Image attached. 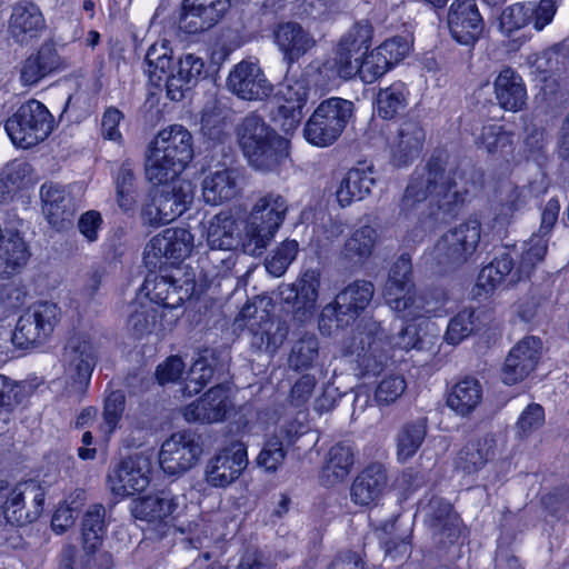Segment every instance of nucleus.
<instances>
[{"mask_svg": "<svg viewBox=\"0 0 569 569\" xmlns=\"http://www.w3.org/2000/svg\"><path fill=\"white\" fill-rule=\"evenodd\" d=\"M193 157L192 136L182 126H169L150 142L146 174L151 182L177 178Z\"/></svg>", "mask_w": 569, "mask_h": 569, "instance_id": "f257e3e1", "label": "nucleus"}, {"mask_svg": "<svg viewBox=\"0 0 569 569\" xmlns=\"http://www.w3.org/2000/svg\"><path fill=\"white\" fill-rule=\"evenodd\" d=\"M431 331V323L423 319L417 325H408L391 341H388L378 322L367 321L359 332L360 351L363 352L362 361L367 362L366 366L369 367V361L372 358L382 365L387 360L391 347L403 350L421 349L425 341H430L433 337Z\"/></svg>", "mask_w": 569, "mask_h": 569, "instance_id": "f03ea898", "label": "nucleus"}, {"mask_svg": "<svg viewBox=\"0 0 569 569\" xmlns=\"http://www.w3.org/2000/svg\"><path fill=\"white\" fill-rule=\"evenodd\" d=\"M353 113V103L342 98L322 101L305 126V137L317 147L332 144L343 132Z\"/></svg>", "mask_w": 569, "mask_h": 569, "instance_id": "7ed1b4c3", "label": "nucleus"}, {"mask_svg": "<svg viewBox=\"0 0 569 569\" xmlns=\"http://www.w3.org/2000/svg\"><path fill=\"white\" fill-rule=\"evenodd\" d=\"M146 203L141 211L144 223L158 226L169 223L180 217L192 200L193 188L191 182L173 178L163 182Z\"/></svg>", "mask_w": 569, "mask_h": 569, "instance_id": "20e7f679", "label": "nucleus"}, {"mask_svg": "<svg viewBox=\"0 0 569 569\" xmlns=\"http://www.w3.org/2000/svg\"><path fill=\"white\" fill-rule=\"evenodd\" d=\"M52 129L53 118L38 100L22 103L6 122V131L13 144L23 149L43 141Z\"/></svg>", "mask_w": 569, "mask_h": 569, "instance_id": "39448f33", "label": "nucleus"}, {"mask_svg": "<svg viewBox=\"0 0 569 569\" xmlns=\"http://www.w3.org/2000/svg\"><path fill=\"white\" fill-rule=\"evenodd\" d=\"M1 509L6 523L24 526L36 521L42 513L46 493L38 481H23L13 488L1 483Z\"/></svg>", "mask_w": 569, "mask_h": 569, "instance_id": "423d86ee", "label": "nucleus"}, {"mask_svg": "<svg viewBox=\"0 0 569 569\" xmlns=\"http://www.w3.org/2000/svg\"><path fill=\"white\" fill-rule=\"evenodd\" d=\"M97 350L89 335H72L63 352V363L68 378L69 393L81 396L91 378L96 363Z\"/></svg>", "mask_w": 569, "mask_h": 569, "instance_id": "0eeeda50", "label": "nucleus"}, {"mask_svg": "<svg viewBox=\"0 0 569 569\" xmlns=\"http://www.w3.org/2000/svg\"><path fill=\"white\" fill-rule=\"evenodd\" d=\"M308 94V81L303 77H290L269 100L272 118L286 133L295 131L300 124Z\"/></svg>", "mask_w": 569, "mask_h": 569, "instance_id": "6e6552de", "label": "nucleus"}, {"mask_svg": "<svg viewBox=\"0 0 569 569\" xmlns=\"http://www.w3.org/2000/svg\"><path fill=\"white\" fill-rule=\"evenodd\" d=\"M194 289V273L180 268H174L170 273L150 274L143 283V290L150 301L171 309L190 299Z\"/></svg>", "mask_w": 569, "mask_h": 569, "instance_id": "1a4fd4ad", "label": "nucleus"}, {"mask_svg": "<svg viewBox=\"0 0 569 569\" xmlns=\"http://www.w3.org/2000/svg\"><path fill=\"white\" fill-rule=\"evenodd\" d=\"M62 311L51 301H39L30 306L18 319L12 340L18 346L46 341L60 322Z\"/></svg>", "mask_w": 569, "mask_h": 569, "instance_id": "9d476101", "label": "nucleus"}, {"mask_svg": "<svg viewBox=\"0 0 569 569\" xmlns=\"http://www.w3.org/2000/svg\"><path fill=\"white\" fill-rule=\"evenodd\" d=\"M288 206L280 194L260 197L251 209V254H261L281 226Z\"/></svg>", "mask_w": 569, "mask_h": 569, "instance_id": "9b49d317", "label": "nucleus"}, {"mask_svg": "<svg viewBox=\"0 0 569 569\" xmlns=\"http://www.w3.org/2000/svg\"><path fill=\"white\" fill-rule=\"evenodd\" d=\"M481 238V223L468 220L446 232L433 247V257L441 264H461L476 252Z\"/></svg>", "mask_w": 569, "mask_h": 569, "instance_id": "f8f14e48", "label": "nucleus"}, {"mask_svg": "<svg viewBox=\"0 0 569 569\" xmlns=\"http://www.w3.org/2000/svg\"><path fill=\"white\" fill-rule=\"evenodd\" d=\"M203 453L200 437L192 431H178L166 439L159 452L161 469L170 476H180L193 468Z\"/></svg>", "mask_w": 569, "mask_h": 569, "instance_id": "ddd939ff", "label": "nucleus"}, {"mask_svg": "<svg viewBox=\"0 0 569 569\" xmlns=\"http://www.w3.org/2000/svg\"><path fill=\"white\" fill-rule=\"evenodd\" d=\"M288 146V140L251 117V167L254 170L276 171L289 156Z\"/></svg>", "mask_w": 569, "mask_h": 569, "instance_id": "4468645a", "label": "nucleus"}, {"mask_svg": "<svg viewBox=\"0 0 569 569\" xmlns=\"http://www.w3.org/2000/svg\"><path fill=\"white\" fill-rule=\"evenodd\" d=\"M193 236L183 228H168L152 237L146 244L143 259L147 266L156 268L167 262L174 263L190 256Z\"/></svg>", "mask_w": 569, "mask_h": 569, "instance_id": "2eb2a0df", "label": "nucleus"}, {"mask_svg": "<svg viewBox=\"0 0 569 569\" xmlns=\"http://www.w3.org/2000/svg\"><path fill=\"white\" fill-rule=\"evenodd\" d=\"M248 465L244 442H231L208 459L204 467V481L213 488H224L236 481Z\"/></svg>", "mask_w": 569, "mask_h": 569, "instance_id": "dca6fc26", "label": "nucleus"}, {"mask_svg": "<svg viewBox=\"0 0 569 569\" xmlns=\"http://www.w3.org/2000/svg\"><path fill=\"white\" fill-rule=\"evenodd\" d=\"M320 287L321 271L310 268L301 271L293 283L280 286L279 292L284 303L293 306L296 316L306 320L311 318L317 309Z\"/></svg>", "mask_w": 569, "mask_h": 569, "instance_id": "f3484780", "label": "nucleus"}, {"mask_svg": "<svg viewBox=\"0 0 569 569\" xmlns=\"http://www.w3.org/2000/svg\"><path fill=\"white\" fill-rule=\"evenodd\" d=\"M149 473V460L142 456H134L113 467L107 482L114 496L124 498L144 490L150 482Z\"/></svg>", "mask_w": 569, "mask_h": 569, "instance_id": "a211bd4d", "label": "nucleus"}, {"mask_svg": "<svg viewBox=\"0 0 569 569\" xmlns=\"http://www.w3.org/2000/svg\"><path fill=\"white\" fill-rule=\"evenodd\" d=\"M233 408L230 390L223 386H214L198 400L182 409L188 422L217 423L222 421Z\"/></svg>", "mask_w": 569, "mask_h": 569, "instance_id": "6ab92c4d", "label": "nucleus"}, {"mask_svg": "<svg viewBox=\"0 0 569 569\" xmlns=\"http://www.w3.org/2000/svg\"><path fill=\"white\" fill-rule=\"evenodd\" d=\"M373 286L369 281L359 280L340 291L335 303L327 305L322 317L336 316L338 326L348 325L363 311L373 297Z\"/></svg>", "mask_w": 569, "mask_h": 569, "instance_id": "aec40b11", "label": "nucleus"}, {"mask_svg": "<svg viewBox=\"0 0 569 569\" xmlns=\"http://www.w3.org/2000/svg\"><path fill=\"white\" fill-rule=\"evenodd\" d=\"M558 0H540L538 7L533 3H515L506 8L500 17V28L503 33L510 36L513 31L535 22L537 30L543 29L551 22L557 11Z\"/></svg>", "mask_w": 569, "mask_h": 569, "instance_id": "412c9836", "label": "nucleus"}, {"mask_svg": "<svg viewBox=\"0 0 569 569\" xmlns=\"http://www.w3.org/2000/svg\"><path fill=\"white\" fill-rule=\"evenodd\" d=\"M541 341L525 337L509 352L502 367V381L512 386L525 380L537 367L541 355Z\"/></svg>", "mask_w": 569, "mask_h": 569, "instance_id": "4be33fe9", "label": "nucleus"}, {"mask_svg": "<svg viewBox=\"0 0 569 569\" xmlns=\"http://www.w3.org/2000/svg\"><path fill=\"white\" fill-rule=\"evenodd\" d=\"M179 508L178 497L160 491L134 499L131 503L132 516L153 528L167 527L174 519Z\"/></svg>", "mask_w": 569, "mask_h": 569, "instance_id": "5701e85b", "label": "nucleus"}, {"mask_svg": "<svg viewBox=\"0 0 569 569\" xmlns=\"http://www.w3.org/2000/svg\"><path fill=\"white\" fill-rule=\"evenodd\" d=\"M451 36L461 44H473L482 31V18L475 0H455L448 12Z\"/></svg>", "mask_w": 569, "mask_h": 569, "instance_id": "b1692460", "label": "nucleus"}, {"mask_svg": "<svg viewBox=\"0 0 569 569\" xmlns=\"http://www.w3.org/2000/svg\"><path fill=\"white\" fill-rule=\"evenodd\" d=\"M426 141V132L419 121H402L390 141L391 161L396 167H406L417 160Z\"/></svg>", "mask_w": 569, "mask_h": 569, "instance_id": "393cba45", "label": "nucleus"}, {"mask_svg": "<svg viewBox=\"0 0 569 569\" xmlns=\"http://www.w3.org/2000/svg\"><path fill=\"white\" fill-rule=\"evenodd\" d=\"M203 69V59L194 53H184L179 57L166 80L167 97L172 101L182 100L186 92L196 86Z\"/></svg>", "mask_w": 569, "mask_h": 569, "instance_id": "a878e982", "label": "nucleus"}, {"mask_svg": "<svg viewBox=\"0 0 569 569\" xmlns=\"http://www.w3.org/2000/svg\"><path fill=\"white\" fill-rule=\"evenodd\" d=\"M42 213L49 224L57 230H64L72 224L74 206L64 187L44 183L40 189Z\"/></svg>", "mask_w": 569, "mask_h": 569, "instance_id": "bb28decb", "label": "nucleus"}, {"mask_svg": "<svg viewBox=\"0 0 569 569\" xmlns=\"http://www.w3.org/2000/svg\"><path fill=\"white\" fill-rule=\"evenodd\" d=\"M441 179V164L429 161L426 167L416 170L411 176L401 199V210L410 211L428 198L433 200L435 189Z\"/></svg>", "mask_w": 569, "mask_h": 569, "instance_id": "cd10ccee", "label": "nucleus"}, {"mask_svg": "<svg viewBox=\"0 0 569 569\" xmlns=\"http://www.w3.org/2000/svg\"><path fill=\"white\" fill-rule=\"evenodd\" d=\"M433 536L442 543L453 542L460 535V519L450 502L433 497L423 507Z\"/></svg>", "mask_w": 569, "mask_h": 569, "instance_id": "c85d7f7f", "label": "nucleus"}, {"mask_svg": "<svg viewBox=\"0 0 569 569\" xmlns=\"http://www.w3.org/2000/svg\"><path fill=\"white\" fill-rule=\"evenodd\" d=\"M64 67L53 43H43L37 53L27 58L20 68V81L23 86H34L47 76Z\"/></svg>", "mask_w": 569, "mask_h": 569, "instance_id": "c756f323", "label": "nucleus"}, {"mask_svg": "<svg viewBox=\"0 0 569 569\" xmlns=\"http://www.w3.org/2000/svg\"><path fill=\"white\" fill-rule=\"evenodd\" d=\"M44 28L43 16L37 6L22 3L14 7L10 19L9 33L16 42L28 44L39 38Z\"/></svg>", "mask_w": 569, "mask_h": 569, "instance_id": "7c9ffc66", "label": "nucleus"}, {"mask_svg": "<svg viewBox=\"0 0 569 569\" xmlns=\"http://www.w3.org/2000/svg\"><path fill=\"white\" fill-rule=\"evenodd\" d=\"M387 486L386 468L381 463H371L353 480L351 498L358 505H370L382 496Z\"/></svg>", "mask_w": 569, "mask_h": 569, "instance_id": "2f4dec72", "label": "nucleus"}, {"mask_svg": "<svg viewBox=\"0 0 569 569\" xmlns=\"http://www.w3.org/2000/svg\"><path fill=\"white\" fill-rule=\"evenodd\" d=\"M495 97L506 111L518 112L527 104V90L521 77L510 68L500 71L493 82Z\"/></svg>", "mask_w": 569, "mask_h": 569, "instance_id": "473e14b6", "label": "nucleus"}, {"mask_svg": "<svg viewBox=\"0 0 569 569\" xmlns=\"http://www.w3.org/2000/svg\"><path fill=\"white\" fill-rule=\"evenodd\" d=\"M355 463L352 448L339 442L330 448L326 456L320 473V482L326 487H333L343 482L350 475Z\"/></svg>", "mask_w": 569, "mask_h": 569, "instance_id": "72a5a7b5", "label": "nucleus"}, {"mask_svg": "<svg viewBox=\"0 0 569 569\" xmlns=\"http://www.w3.org/2000/svg\"><path fill=\"white\" fill-rule=\"evenodd\" d=\"M375 183L371 169H351L337 188V201L341 207H348L355 201L362 200L370 194Z\"/></svg>", "mask_w": 569, "mask_h": 569, "instance_id": "f704fd0d", "label": "nucleus"}, {"mask_svg": "<svg viewBox=\"0 0 569 569\" xmlns=\"http://www.w3.org/2000/svg\"><path fill=\"white\" fill-rule=\"evenodd\" d=\"M496 440L492 436H485L468 442L456 459V468L463 473H476L481 470L495 456Z\"/></svg>", "mask_w": 569, "mask_h": 569, "instance_id": "c9c22d12", "label": "nucleus"}, {"mask_svg": "<svg viewBox=\"0 0 569 569\" xmlns=\"http://www.w3.org/2000/svg\"><path fill=\"white\" fill-rule=\"evenodd\" d=\"M276 42L290 61L298 60L315 46L313 38L296 22L280 24L274 32Z\"/></svg>", "mask_w": 569, "mask_h": 569, "instance_id": "e433bc0d", "label": "nucleus"}, {"mask_svg": "<svg viewBox=\"0 0 569 569\" xmlns=\"http://www.w3.org/2000/svg\"><path fill=\"white\" fill-rule=\"evenodd\" d=\"M482 398L483 389L480 381L466 377L452 387L447 403L458 415L468 416L480 406Z\"/></svg>", "mask_w": 569, "mask_h": 569, "instance_id": "4c0bfd02", "label": "nucleus"}, {"mask_svg": "<svg viewBox=\"0 0 569 569\" xmlns=\"http://www.w3.org/2000/svg\"><path fill=\"white\" fill-rule=\"evenodd\" d=\"M216 366V353L211 349H203L197 353L184 379L181 389L184 397L199 393L212 379Z\"/></svg>", "mask_w": 569, "mask_h": 569, "instance_id": "58836bf2", "label": "nucleus"}, {"mask_svg": "<svg viewBox=\"0 0 569 569\" xmlns=\"http://www.w3.org/2000/svg\"><path fill=\"white\" fill-rule=\"evenodd\" d=\"M28 250L18 232L7 231L0 239V274L9 277L28 260Z\"/></svg>", "mask_w": 569, "mask_h": 569, "instance_id": "ea45409f", "label": "nucleus"}, {"mask_svg": "<svg viewBox=\"0 0 569 569\" xmlns=\"http://www.w3.org/2000/svg\"><path fill=\"white\" fill-rule=\"evenodd\" d=\"M207 241L211 249L231 250L237 248L240 241L236 221L227 214L214 216L207 228Z\"/></svg>", "mask_w": 569, "mask_h": 569, "instance_id": "a19ab883", "label": "nucleus"}, {"mask_svg": "<svg viewBox=\"0 0 569 569\" xmlns=\"http://www.w3.org/2000/svg\"><path fill=\"white\" fill-rule=\"evenodd\" d=\"M146 72L157 86L167 80L173 64V51L168 40H160L149 47L146 53Z\"/></svg>", "mask_w": 569, "mask_h": 569, "instance_id": "79ce46f5", "label": "nucleus"}, {"mask_svg": "<svg viewBox=\"0 0 569 569\" xmlns=\"http://www.w3.org/2000/svg\"><path fill=\"white\" fill-rule=\"evenodd\" d=\"M377 242V231L363 226L352 232L345 242L341 256L355 264L365 262L372 253Z\"/></svg>", "mask_w": 569, "mask_h": 569, "instance_id": "37998d69", "label": "nucleus"}, {"mask_svg": "<svg viewBox=\"0 0 569 569\" xmlns=\"http://www.w3.org/2000/svg\"><path fill=\"white\" fill-rule=\"evenodd\" d=\"M427 436V421L418 419L405 423L396 436L397 458L407 461L412 458L421 447Z\"/></svg>", "mask_w": 569, "mask_h": 569, "instance_id": "c03bdc74", "label": "nucleus"}, {"mask_svg": "<svg viewBox=\"0 0 569 569\" xmlns=\"http://www.w3.org/2000/svg\"><path fill=\"white\" fill-rule=\"evenodd\" d=\"M457 172H446L441 167V179L435 189L433 201L443 212H452L465 201L466 190L457 182Z\"/></svg>", "mask_w": 569, "mask_h": 569, "instance_id": "a18cd8bd", "label": "nucleus"}, {"mask_svg": "<svg viewBox=\"0 0 569 569\" xmlns=\"http://www.w3.org/2000/svg\"><path fill=\"white\" fill-rule=\"evenodd\" d=\"M473 137L476 146L489 154L507 152L512 144V134L497 123L481 126L473 131Z\"/></svg>", "mask_w": 569, "mask_h": 569, "instance_id": "49530a36", "label": "nucleus"}, {"mask_svg": "<svg viewBox=\"0 0 569 569\" xmlns=\"http://www.w3.org/2000/svg\"><path fill=\"white\" fill-rule=\"evenodd\" d=\"M395 300L391 301L390 296H385L386 303L402 319L416 320L425 319L428 309L426 308L425 298L419 295L416 287L410 290L395 293Z\"/></svg>", "mask_w": 569, "mask_h": 569, "instance_id": "de8ad7c7", "label": "nucleus"}, {"mask_svg": "<svg viewBox=\"0 0 569 569\" xmlns=\"http://www.w3.org/2000/svg\"><path fill=\"white\" fill-rule=\"evenodd\" d=\"M548 236L537 232L525 242L519 266L516 272L511 274V281H517L523 277H528L536 264L545 259L548 250Z\"/></svg>", "mask_w": 569, "mask_h": 569, "instance_id": "09e8293b", "label": "nucleus"}, {"mask_svg": "<svg viewBox=\"0 0 569 569\" xmlns=\"http://www.w3.org/2000/svg\"><path fill=\"white\" fill-rule=\"evenodd\" d=\"M236 182L227 170L208 174L202 182V196L207 203L217 206L233 197Z\"/></svg>", "mask_w": 569, "mask_h": 569, "instance_id": "8fccbe9b", "label": "nucleus"}, {"mask_svg": "<svg viewBox=\"0 0 569 569\" xmlns=\"http://www.w3.org/2000/svg\"><path fill=\"white\" fill-rule=\"evenodd\" d=\"M409 90L407 86L397 81L381 89L377 96V112L383 119H392L408 104Z\"/></svg>", "mask_w": 569, "mask_h": 569, "instance_id": "3c124183", "label": "nucleus"}, {"mask_svg": "<svg viewBox=\"0 0 569 569\" xmlns=\"http://www.w3.org/2000/svg\"><path fill=\"white\" fill-rule=\"evenodd\" d=\"M106 509L101 505H94L88 509L82 522V541L87 552H94L102 545L106 532Z\"/></svg>", "mask_w": 569, "mask_h": 569, "instance_id": "603ef678", "label": "nucleus"}, {"mask_svg": "<svg viewBox=\"0 0 569 569\" xmlns=\"http://www.w3.org/2000/svg\"><path fill=\"white\" fill-rule=\"evenodd\" d=\"M512 259L509 254H501L488 266L483 267L478 276L477 287L490 292L500 286L506 277L512 272Z\"/></svg>", "mask_w": 569, "mask_h": 569, "instance_id": "864d4df0", "label": "nucleus"}, {"mask_svg": "<svg viewBox=\"0 0 569 569\" xmlns=\"http://www.w3.org/2000/svg\"><path fill=\"white\" fill-rule=\"evenodd\" d=\"M319 356V342L315 335L301 336L292 346L289 355V366L295 370L310 368Z\"/></svg>", "mask_w": 569, "mask_h": 569, "instance_id": "5fc2aeb1", "label": "nucleus"}, {"mask_svg": "<svg viewBox=\"0 0 569 569\" xmlns=\"http://www.w3.org/2000/svg\"><path fill=\"white\" fill-rule=\"evenodd\" d=\"M299 252V243L296 240L282 241L266 259L264 268L273 277H281L289 266L296 260Z\"/></svg>", "mask_w": 569, "mask_h": 569, "instance_id": "6e6d98bb", "label": "nucleus"}, {"mask_svg": "<svg viewBox=\"0 0 569 569\" xmlns=\"http://www.w3.org/2000/svg\"><path fill=\"white\" fill-rule=\"evenodd\" d=\"M412 264L408 257L401 256L392 264L388 280L385 284L383 297L395 296V293H401L403 290L408 292L415 284L411 280ZM395 300L391 298V301Z\"/></svg>", "mask_w": 569, "mask_h": 569, "instance_id": "4d7b16f0", "label": "nucleus"}, {"mask_svg": "<svg viewBox=\"0 0 569 569\" xmlns=\"http://www.w3.org/2000/svg\"><path fill=\"white\" fill-rule=\"evenodd\" d=\"M496 202L498 214L507 220L525 204L523 191L509 181L502 182L496 190Z\"/></svg>", "mask_w": 569, "mask_h": 569, "instance_id": "13d9d810", "label": "nucleus"}, {"mask_svg": "<svg viewBox=\"0 0 569 569\" xmlns=\"http://www.w3.org/2000/svg\"><path fill=\"white\" fill-rule=\"evenodd\" d=\"M373 28L367 20L355 23L350 30L341 38L340 44L351 50L356 54H363L371 46Z\"/></svg>", "mask_w": 569, "mask_h": 569, "instance_id": "bf43d9fd", "label": "nucleus"}, {"mask_svg": "<svg viewBox=\"0 0 569 569\" xmlns=\"http://www.w3.org/2000/svg\"><path fill=\"white\" fill-rule=\"evenodd\" d=\"M478 317L473 310H462L456 315L448 325L446 340L450 345H458L476 329Z\"/></svg>", "mask_w": 569, "mask_h": 569, "instance_id": "052dcab7", "label": "nucleus"}, {"mask_svg": "<svg viewBox=\"0 0 569 569\" xmlns=\"http://www.w3.org/2000/svg\"><path fill=\"white\" fill-rule=\"evenodd\" d=\"M545 423L543 408L538 403L528 405L520 413L515 432L518 438L525 439L532 432L540 429Z\"/></svg>", "mask_w": 569, "mask_h": 569, "instance_id": "680f3d73", "label": "nucleus"}, {"mask_svg": "<svg viewBox=\"0 0 569 569\" xmlns=\"http://www.w3.org/2000/svg\"><path fill=\"white\" fill-rule=\"evenodd\" d=\"M124 395L120 390L112 391L104 400L103 422L101 429L111 435L118 427L124 410Z\"/></svg>", "mask_w": 569, "mask_h": 569, "instance_id": "e2e57ef3", "label": "nucleus"}, {"mask_svg": "<svg viewBox=\"0 0 569 569\" xmlns=\"http://www.w3.org/2000/svg\"><path fill=\"white\" fill-rule=\"evenodd\" d=\"M363 56L362 60H360L357 76L366 83L375 82L391 68L377 48Z\"/></svg>", "mask_w": 569, "mask_h": 569, "instance_id": "0e129e2a", "label": "nucleus"}, {"mask_svg": "<svg viewBox=\"0 0 569 569\" xmlns=\"http://www.w3.org/2000/svg\"><path fill=\"white\" fill-rule=\"evenodd\" d=\"M407 383L403 377L390 375L385 377L376 388L375 400L379 406H389L405 392Z\"/></svg>", "mask_w": 569, "mask_h": 569, "instance_id": "69168bd1", "label": "nucleus"}, {"mask_svg": "<svg viewBox=\"0 0 569 569\" xmlns=\"http://www.w3.org/2000/svg\"><path fill=\"white\" fill-rule=\"evenodd\" d=\"M361 58L360 54H356L339 43L333 59L336 73L343 79H350L357 76Z\"/></svg>", "mask_w": 569, "mask_h": 569, "instance_id": "338daca9", "label": "nucleus"}, {"mask_svg": "<svg viewBox=\"0 0 569 569\" xmlns=\"http://www.w3.org/2000/svg\"><path fill=\"white\" fill-rule=\"evenodd\" d=\"M286 457L281 441L273 438L267 441L262 451L257 458L258 466L267 471H276Z\"/></svg>", "mask_w": 569, "mask_h": 569, "instance_id": "774afa93", "label": "nucleus"}]
</instances>
